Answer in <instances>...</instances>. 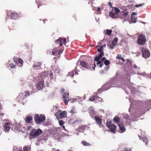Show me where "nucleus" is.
<instances>
[{"label":"nucleus","mask_w":151,"mask_h":151,"mask_svg":"<svg viewBox=\"0 0 151 151\" xmlns=\"http://www.w3.org/2000/svg\"><path fill=\"white\" fill-rule=\"evenodd\" d=\"M80 62L81 65L83 68L90 70L95 69L96 65L94 62H93L92 61L89 64L86 63L83 60H80Z\"/></svg>","instance_id":"1"},{"label":"nucleus","mask_w":151,"mask_h":151,"mask_svg":"<svg viewBox=\"0 0 151 151\" xmlns=\"http://www.w3.org/2000/svg\"><path fill=\"white\" fill-rule=\"evenodd\" d=\"M63 50H59L58 48H54L53 50L49 49L47 51V54L50 55H54L57 56L59 55L63 52Z\"/></svg>","instance_id":"2"},{"label":"nucleus","mask_w":151,"mask_h":151,"mask_svg":"<svg viewBox=\"0 0 151 151\" xmlns=\"http://www.w3.org/2000/svg\"><path fill=\"white\" fill-rule=\"evenodd\" d=\"M34 119L35 122L37 124H40L41 122H43L45 119V115L42 114L39 115L38 114H35Z\"/></svg>","instance_id":"3"},{"label":"nucleus","mask_w":151,"mask_h":151,"mask_svg":"<svg viewBox=\"0 0 151 151\" xmlns=\"http://www.w3.org/2000/svg\"><path fill=\"white\" fill-rule=\"evenodd\" d=\"M146 40L145 35L143 34L138 35L137 39L138 44L140 45H143L146 43Z\"/></svg>","instance_id":"4"},{"label":"nucleus","mask_w":151,"mask_h":151,"mask_svg":"<svg viewBox=\"0 0 151 151\" xmlns=\"http://www.w3.org/2000/svg\"><path fill=\"white\" fill-rule=\"evenodd\" d=\"M42 132V131L40 129L38 130L32 129L30 133V135L33 138H35L40 135Z\"/></svg>","instance_id":"5"},{"label":"nucleus","mask_w":151,"mask_h":151,"mask_svg":"<svg viewBox=\"0 0 151 151\" xmlns=\"http://www.w3.org/2000/svg\"><path fill=\"white\" fill-rule=\"evenodd\" d=\"M111 122L110 121L109 122L107 121L106 122L107 127L109 129V130L113 133L116 132V130L117 128L116 125L111 124Z\"/></svg>","instance_id":"6"},{"label":"nucleus","mask_w":151,"mask_h":151,"mask_svg":"<svg viewBox=\"0 0 151 151\" xmlns=\"http://www.w3.org/2000/svg\"><path fill=\"white\" fill-rule=\"evenodd\" d=\"M141 50L142 56L146 58H148L150 55V53L149 50L144 47H142Z\"/></svg>","instance_id":"7"},{"label":"nucleus","mask_w":151,"mask_h":151,"mask_svg":"<svg viewBox=\"0 0 151 151\" xmlns=\"http://www.w3.org/2000/svg\"><path fill=\"white\" fill-rule=\"evenodd\" d=\"M66 114V113L65 111H62L61 110H59L55 113V116L58 119H59L65 117Z\"/></svg>","instance_id":"8"},{"label":"nucleus","mask_w":151,"mask_h":151,"mask_svg":"<svg viewBox=\"0 0 151 151\" xmlns=\"http://www.w3.org/2000/svg\"><path fill=\"white\" fill-rule=\"evenodd\" d=\"M37 88L39 90H41L45 87L44 81L43 80L38 82L36 85Z\"/></svg>","instance_id":"9"},{"label":"nucleus","mask_w":151,"mask_h":151,"mask_svg":"<svg viewBox=\"0 0 151 151\" xmlns=\"http://www.w3.org/2000/svg\"><path fill=\"white\" fill-rule=\"evenodd\" d=\"M66 40L65 38H60L58 40L55 41V44L56 45H58L59 46H61L63 44L65 43Z\"/></svg>","instance_id":"10"},{"label":"nucleus","mask_w":151,"mask_h":151,"mask_svg":"<svg viewBox=\"0 0 151 151\" xmlns=\"http://www.w3.org/2000/svg\"><path fill=\"white\" fill-rule=\"evenodd\" d=\"M24 93L25 95L24 96H23V93H20L17 98L19 99H21L22 100L24 99V97H28L30 94V92L28 91H26Z\"/></svg>","instance_id":"11"},{"label":"nucleus","mask_w":151,"mask_h":151,"mask_svg":"<svg viewBox=\"0 0 151 151\" xmlns=\"http://www.w3.org/2000/svg\"><path fill=\"white\" fill-rule=\"evenodd\" d=\"M94 119L96 121L97 124L99 126L100 128L102 127L103 126L102 125V119L99 116H95L94 117Z\"/></svg>","instance_id":"12"},{"label":"nucleus","mask_w":151,"mask_h":151,"mask_svg":"<svg viewBox=\"0 0 151 151\" xmlns=\"http://www.w3.org/2000/svg\"><path fill=\"white\" fill-rule=\"evenodd\" d=\"M69 96V93H67V105L68 103H73L76 102L77 100V98L75 99L69 98L68 96Z\"/></svg>","instance_id":"13"},{"label":"nucleus","mask_w":151,"mask_h":151,"mask_svg":"<svg viewBox=\"0 0 151 151\" xmlns=\"http://www.w3.org/2000/svg\"><path fill=\"white\" fill-rule=\"evenodd\" d=\"M12 124L8 123H5L4 126V129L5 132H8L10 129Z\"/></svg>","instance_id":"14"},{"label":"nucleus","mask_w":151,"mask_h":151,"mask_svg":"<svg viewBox=\"0 0 151 151\" xmlns=\"http://www.w3.org/2000/svg\"><path fill=\"white\" fill-rule=\"evenodd\" d=\"M12 130L14 131L18 130L20 128V125L17 124H15L11 126Z\"/></svg>","instance_id":"15"},{"label":"nucleus","mask_w":151,"mask_h":151,"mask_svg":"<svg viewBox=\"0 0 151 151\" xmlns=\"http://www.w3.org/2000/svg\"><path fill=\"white\" fill-rule=\"evenodd\" d=\"M65 91L64 89L63 88H61V93L63 96V101H64L65 104L66 105V99H65L66 98V94H65Z\"/></svg>","instance_id":"16"},{"label":"nucleus","mask_w":151,"mask_h":151,"mask_svg":"<svg viewBox=\"0 0 151 151\" xmlns=\"http://www.w3.org/2000/svg\"><path fill=\"white\" fill-rule=\"evenodd\" d=\"M109 15L112 18H115L118 17V14L115 13L114 10H113L111 12L109 13Z\"/></svg>","instance_id":"17"},{"label":"nucleus","mask_w":151,"mask_h":151,"mask_svg":"<svg viewBox=\"0 0 151 151\" xmlns=\"http://www.w3.org/2000/svg\"><path fill=\"white\" fill-rule=\"evenodd\" d=\"M10 16L11 18L13 19H16L19 17V16L17 14L14 12H12L11 13Z\"/></svg>","instance_id":"18"},{"label":"nucleus","mask_w":151,"mask_h":151,"mask_svg":"<svg viewBox=\"0 0 151 151\" xmlns=\"http://www.w3.org/2000/svg\"><path fill=\"white\" fill-rule=\"evenodd\" d=\"M118 126L119 127V129L121 132H123L126 130L124 125L121 123H118Z\"/></svg>","instance_id":"19"},{"label":"nucleus","mask_w":151,"mask_h":151,"mask_svg":"<svg viewBox=\"0 0 151 151\" xmlns=\"http://www.w3.org/2000/svg\"><path fill=\"white\" fill-rule=\"evenodd\" d=\"M42 65V63L41 62H38L34 63V64L33 67L34 68H41V66Z\"/></svg>","instance_id":"20"},{"label":"nucleus","mask_w":151,"mask_h":151,"mask_svg":"<svg viewBox=\"0 0 151 151\" xmlns=\"http://www.w3.org/2000/svg\"><path fill=\"white\" fill-rule=\"evenodd\" d=\"M58 122L59 125L62 127L63 128L65 131H66L65 127L63 125V124H65L64 122L62 120H59Z\"/></svg>","instance_id":"21"},{"label":"nucleus","mask_w":151,"mask_h":151,"mask_svg":"<svg viewBox=\"0 0 151 151\" xmlns=\"http://www.w3.org/2000/svg\"><path fill=\"white\" fill-rule=\"evenodd\" d=\"M119 117L117 116H116L115 117H114L113 119L114 122L115 123H116L117 124L118 123H120L119 122Z\"/></svg>","instance_id":"22"},{"label":"nucleus","mask_w":151,"mask_h":151,"mask_svg":"<svg viewBox=\"0 0 151 151\" xmlns=\"http://www.w3.org/2000/svg\"><path fill=\"white\" fill-rule=\"evenodd\" d=\"M32 116H29L26 117V122L28 123H29L32 120Z\"/></svg>","instance_id":"23"},{"label":"nucleus","mask_w":151,"mask_h":151,"mask_svg":"<svg viewBox=\"0 0 151 151\" xmlns=\"http://www.w3.org/2000/svg\"><path fill=\"white\" fill-rule=\"evenodd\" d=\"M108 46L110 48L113 49L114 46V45L112 43V42H109L107 44Z\"/></svg>","instance_id":"24"},{"label":"nucleus","mask_w":151,"mask_h":151,"mask_svg":"<svg viewBox=\"0 0 151 151\" xmlns=\"http://www.w3.org/2000/svg\"><path fill=\"white\" fill-rule=\"evenodd\" d=\"M31 148L29 147L26 146L23 147V151H30Z\"/></svg>","instance_id":"25"},{"label":"nucleus","mask_w":151,"mask_h":151,"mask_svg":"<svg viewBox=\"0 0 151 151\" xmlns=\"http://www.w3.org/2000/svg\"><path fill=\"white\" fill-rule=\"evenodd\" d=\"M96 96H92L89 98V100L90 101H93L96 100Z\"/></svg>","instance_id":"26"},{"label":"nucleus","mask_w":151,"mask_h":151,"mask_svg":"<svg viewBox=\"0 0 151 151\" xmlns=\"http://www.w3.org/2000/svg\"><path fill=\"white\" fill-rule=\"evenodd\" d=\"M97 47H100V49H98L97 50V51L99 53L103 52V48L104 47V46H100L98 45Z\"/></svg>","instance_id":"27"},{"label":"nucleus","mask_w":151,"mask_h":151,"mask_svg":"<svg viewBox=\"0 0 151 151\" xmlns=\"http://www.w3.org/2000/svg\"><path fill=\"white\" fill-rule=\"evenodd\" d=\"M112 32V30L111 29H107L106 30V34L108 35H111Z\"/></svg>","instance_id":"28"},{"label":"nucleus","mask_w":151,"mask_h":151,"mask_svg":"<svg viewBox=\"0 0 151 151\" xmlns=\"http://www.w3.org/2000/svg\"><path fill=\"white\" fill-rule=\"evenodd\" d=\"M118 40V38L117 37H116L114 38L112 42L115 45L117 43Z\"/></svg>","instance_id":"29"},{"label":"nucleus","mask_w":151,"mask_h":151,"mask_svg":"<svg viewBox=\"0 0 151 151\" xmlns=\"http://www.w3.org/2000/svg\"><path fill=\"white\" fill-rule=\"evenodd\" d=\"M131 22L134 23H135L137 22L136 19L135 17L132 16L131 18Z\"/></svg>","instance_id":"30"},{"label":"nucleus","mask_w":151,"mask_h":151,"mask_svg":"<svg viewBox=\"0 0 151 151\" xmlns=\"http://www.w3.org/2000/svg\"><path fill=\"white\" fill-rule=\"evenodd\" d=\"M142 140H143V141L145 142L146 143V145H147L148 144V140L147 139V138L146 137H143L142 138Z\"/></svg>","instance_id":"31"},{"label":"nucleus","mask_w":151,"mask_h":151,"mask_svg":"<svg viewBox=\"0 0 151 151\" xmlns=\"http://www.w3.org/2000/svg\"><path fill=\"white\" fill-rule=\"evenodd\" d=\"M114 12L115 13H117V14H118V13H119L120 12V11L119 10V9L118 8H117L114 7Z\"/></svg>","instance_id":"32"},{"label":"nucleus","mask_w":151,"mask_h":151,"mask_svg":"<svg viewBox=\"0 0 151 151\" xmlns=\"http://www.w3.org/2000/svg\"><path fill=\"white\" fill-rule=\"evenodd\" d=\"M81 143L84 146H87L91 145L89 143L83 140L81 142Z\"/></svg>","instance_id":"33"},{"label":"nucleus","mask_w":151,"mask_h":151,"mask_svg":"<svg viewBox=\"0 0 151 151\" xmlns=\"http://www.w3.org/2000/svg\"><path fill=\"white\" fill-rule=\"evenodd\" d=\"M74 119H71L69 120L68 123L70 124H72L74 123Z\"/></svg>","instance_id":"34"},{"label":"nucleus","mask_w":151,"mask_h":151,"mask_svg":"<svg viewBox=\"0 0 151 151\" xmlns=\"http://www.w3.org/2000/svg\"><path fill=\"white\" fill-rule=\"evenodd\" d=\"M100 58H101L98 56V55H96L94 58V61H96V62L99 61H100Z\"/></svg>","instance_id":"35"},{"label":"nucleus","mask_w":151,"mask_h":151,"mask_svg":"<svg viewBox=\"0 0 151 151\" xmlns=\"http://www.w3.org/2000/svg\"><path fill=\"white\" fill-rule=\"evenodd\" d=\"M97 62V65H99V67H101L102 65H103V62H102V61H99Z\"/></svg>","instance_id":"36"},{"label":"nucleus","mask_w":151,"mask_h":151,"mask_svg":"<svg viewBox=\"0 0 151 151\" xmlns=\"http://www.w3.org/2000/svg\"><path fill=\"white\" fill-rule=\"evenodd\" d=\"M78 129L79 130V131L81 132L84 131L85 129V127L84 126H81L79 128H78Z\"/></svg>","instance_id":"37"},{"label":"nucleus","mask_w":151,"mask_h":151,"mask_svg":"<svg viewBox=\"0 0 151 151\" xmlns=\"http://www.w3.org/2000/svg\"><path fill=\"white\" fill-rule=\"evenodd\" d=\"M96 100L98 101L99 102H101L103 100L100 97H99L98 96H96Z\"/></svg>","instance_id":"38"},{"label":"nucleus","mask_w":151,"mask_h":151,"mask_svg":"<svg viewBox=\"0 0 151 151\" xmlns=\"http://www.w3.org/2000/svg\"><path fill=\"white\" fill-rule=\"evenodd\" d=\"M122 15L124 17V18L125 17L127 16L128 14V12H126L124 13H123Z\"/></svg>","instance_id":"39"},{"label":"nucleus","mask_w":151,"mask_h":151,"mask_svg":"<svg viewBox=\"0 0 151 151\" xmlns=\"http://www.w3.org/2000/svg\"><path fill=\"white\" fill-rule=\"evenodd\" d=\"M18 58L14 57L13 59L14 62L16 63H17L18 62Z\"/></svg>","instance_id":"40"},{"label":"nucleus","mask_w":151,"mask_h":151,"mask_svg":"<svg viewBox=\"0 0 151 151\" xmlns=\"http://www.w3.org/2000/svg\"><path fill=\"white\" fill-rule=\"evenodd\" d=\"M110 63L109 61V60H105L104 61V63L106 65H109Z\"/></svg>","instance_id":"41"},{"label":"nucleus","mask_w":151,"mask_h":151,"mask_svg":"<svg viewBox=\"0 0 151 151\" xmlns=\"http://www.w3.org/2000/svg\"><path fill=\"white\" fill-rule=\"evenodd\" d=\"M9 67L11 68L12 69H13L15 68V66L14 65L13 63H11L9 64Z\"/></svg>","instance_id":"42"},{"label":"nucleus","mask_w":151,"mask_h":151,"mask_svg":"<svg viewBox=\"0 0 151 151\" xmlns=\"http://www.w3.org/2000/svg\"><path fill=\"white\" fill-rule=\"evenodd\" d=\"M104 55V52H100V53L99 54V55H98V56H99V57H100L101 58Z\"/></svg>","instance_id":"43"},{"label":"nucleus","mask_w":151,"mask_h":151,"mask_svg":"<svg viewBox=\"0 0 151 151\" xmlns=\"http://www.w3.org/2000/svg\"><path fill=\"white\" fill-rule=\"evenodd\" d=\"M121 55L120 54H118L117 57H116V58L117 59H121V58H122V57H121Z\"/></svg>","instance_id":"44"},{"label":"nucleus","mask_w":151,"mask_h":151,"mask_svg":"<svg viewBox=\"0 0 151 151\" xmlns=\"http://www.w3.org/2000/svg\"><path fill=\"white\" fill-rule=\"evenodd\" d=\"M36 2L38 4V8H39L40 5H39L40 4L41 2L39 0H36Z\"/></svg>","instance_id":"45"},{"label":"nucleus","mask_w":151,"mask_h":151,"mask_svg":"<svg viewBox=\"0 0 151 151\" xmlns=\"http://www.w3.org/2000/svg\"><path fill=\"white\" fill-rule=\"evenodd\" d=\"M81 122V119L74 120V123H77Z\"/></svg>","instance_id":"46"},{"label":"nucleus","mask_w":151,"mask_h":151,"mask_svg":"<svg viewBox=\"0 0 151 151\" xmlns=\"http://www.w3.org/2000/svg\"><path fill=\"white\" fill-rule=\"evenodd\" d=\"M144 5V4H140L139 5H136L135 6L136 7H138L140 6H142Z\"/></svg>","instance_id":"47"},{"label":"nucleus","mask_w":151,"mask_h":151,"mask_svg":"<svg viewBox=\"0 0 151 151\" xmlns=\"http://www.w3.org/2000/svg\"><path fill=\"white\" fill-rule=\"evenodd\" d=\"M18 62L21 64H22L23 63V61L21 58H19L18 59Z\"/></svg>","instance_id":"48"},{"label":"nucleus","mask_w":151,"mask_h":151,"mask_svg":"<svg viewBox=\"0 0 151 151\" xmlns=\"http://www.w3.org/2000/svg\"><path fill=\"white\" fill-rule=\"evenodd\" d=\"M70 112L72 114H74L76 113L75 110L74 109H71Z\"/></svg>","instance_id":"49"},{"label":"nucleus","mask_w":151,"mask_h":151,"mask_svg":"<svg viewBox=\"0 0 151 151\" xmlns=\"http://www.w3.org/2000/svg\"><path fill=\"white\" fill-rule=\"evenodd\" d=\"M73 75H74V73L72 72L69 73L68 74V76H70L71 77H73Z\"/></svg>","instance_id":"50"},{"label":"nucleus","mask_w":151,"mask_h":151,"mask_svg":"<svg viewBox=\"0 0 151 151\" xmlns=\"http://www.w3.org/2000/svg\"><path fill=\"white\" fill-rule=\"evenodd\" d=\"M125 118L127 119H128L129 118V116L128 115H126L124 116Z\"/></svg>","instance_id":"51"},{"label":"nucleus","mask_w":151,"mask_h":151,"mask_svg":"<svg viewBox=\"0 0 151 151\" xmlns=\"http://www.w3.org/2000/svg\"><path fill=\"white\" fill-rule=\"evenodd\" d=\"M106 59V58L105 57H103V58H102L101 59V61H102V62H103H103L105 60V59Z\"/></svg>","instance_id":"52"},{"label":"nucleus","mask_w":151,"mask_h":151,"mask_svg":"<svg viewBox=\"0 0 151 151\" xmlns=\"http://www.w3.org/2000/svg\"><path fill=\"white\" fill-rule=\"evenodd\" d=\"M53 74L52 73H50V77H51V79L52 78V77L53 76Z\"/></svg>","instance_id":"53"},{"label":"nucleus","mask_w":151,"mask_h":151,"mask_svg":"<svg viewBox=\"0 0 151 151\" xmlns=\"http://www.w3.org/2000/svg\"><path fill=\"white\" fill-rule=\"evenodd\" d=\"M108 4L109 6L110 7H112V5L111 3L110 2H109L108 3Z\"/></svg>","instance_id":"54"},{"label":"nucleus","mask_w":151,"mask_h":151,"mask_svg":"<svg viewBox=\"0 0 151 151\" xmlns=\"http://www.w3.org/2000/svg\"><path fill=\"white\" fill-rule=\"evenodd\" d=\"M136 12H133L132 14V16H133V15H136Z\"/></svg>","instance_id":"55"},{"label":"nucleus","mask_w":151,"mask_h":151,"mask_svg":"<svg viewBox=\"0 0 151 151\" xmlns=\"http://www.w3.org/2000/svg\"><path fill=\"white\" fill-rule=\"evenodd\" d=\"M121 59L122 60V61L123 62H125V59H124V58H123L122 57V58H121Z\"/></svg>","instance_id":"56"},{"label":"nucleus","mask_w":151,"mask_h":151,"mask_svg":"<svg viewBox=\"0 0 151 151\" xmlns=\"http://www.w3.org/2000/svg\"><path fill=\"white\" fill-rule=\"evenodd\" d=\"M129 2L133 3L134 2V0H128Z\"/></svg>","instance_id":"57"},{"label":"nucleus","mask_w":151,"mask_h":151,"mask_svg":"<svg viewBox=\"0 0 151 151\" xmlns=\"http://www.w3.org/2000/svg\"><path fill=\"white\" fill-rule=\"evenodd\" d=\"M100 11V8L99 7L97 9V11H98V12L99 13V12Z\"/></svg>","instance_id":"58"},{"label":"nucleus","mask_w":151,"mask_h":151,"mask_svg":"<svg viewBox=\"0 0 151 151\" xmlns=\"http://www.w3.org/2000/svg\"><path fill=\"white\" fill-rule=\"evenodd\" d=\"M148 105H151V100H150V101L148 102Z\"/></svg>","instance_id":"59"},{"label":"nucleus","mask_w":151,"mask_h":151,"mask_svg":"<svg viewBox=\"0 0 151 151\" xmlns=\"http://www.w3.org/2000/svg\"><path fill=\"white\" fill-rule=\"evenodd\" d=\"M46 85L47 86V87H49V83L48 82H46Z\"/></svg>","instance_id":"60"},{"label":"nucleus","mask_w":151,"mask_h":151,"mask_svg":"<svg viewBox=\"0 0 151 151\" xmlns=\"http://www.w3.org/2000/svg\"><path fill=\"white\" fill-rule=\"evenodd\" d=\"M109 66H108L106 67H105V68L106 69V70H107L109 69Z\"/></svg>","instance_id":"61"},{"label":"nucleus","mask_w":151,"mask_h":151,"mask_svg":"<svg viewBox=\"0 0 151 151\" xmlns=\"http://www.w3.org/2000/svg\"><path fill=\"white\" fill-rule=\"evenodd\" d=\"M148 76L150 78H151V73L150 74H148Z\"/></svg>","instance_id":"62"},{"label":"nucleus","mask_w":151,"mask_h":151,"mask_svg":"<svg viewBox=\"0 0 151 151\" xmlns=\"http://www.w3.org/2000/svg\"><path fill=\"white\" fill-rule=\"evenodd\" d=\"M134 68H137V66L135 65H134Z\"/></svg>","instance_id":"63"},{"label":"nucleus","mask_w":151,"mask_h":151,"mask_svg":"<svg viewBox=\"0 0 151 151\" xmlns=\"http://www.w3.org/2000/svg\"><path fill=\"white\" fill-rule=\"evenodd\" d=\"M35 92L34 91H32V93H34Z\"/></svg>","instance_id":"64"}]
</instances>
